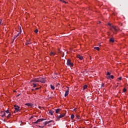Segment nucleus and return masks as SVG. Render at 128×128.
Here are the masks:
<instances>
[{"mask_svg":"<svg viewBox=\"0 0 128 128\" xmlns=\"http://www.w3.org/2000/svg\"><path fill=\"white\" fill-rule=\"evenodd\" d=\"M45 78H34L32 82H42V84H44L46 82V80H44Z\"/></svg>","mask_w":128,"mask_h":128,"instance_id":"obj_1","label":"nucleus"},{"mask_svg":"<svg viewBox=\"0 0 128 128\" xmlns=\"http://www.w3.org/2000/svg\"><path fill=\"white\" fill-rule=\"evenodd\" d=\"M67 66L72 68L74 66V63L72 62L70 59H68L67 60Z\"/></svg>","mask_w":128,"mask_h":128,"instance_id":"obj_2","label":"nucleus"},{"mask_svg":"<svg viewBox=\"0 0 128 128\" xmlns=\"http://www.w3.org/2000/svg\"><path fill=\"white\" fill-rule=\"evenodd\" d=\"M14 108L16 112H19V110H20V107L18 105H14Z\"/></svg>","mask_w":128,"mask_h":128,"instance_id":"obj_3","label":"nucleus"},{"mask_svg":"<svg viewBox=\"0 0 128 128\" xmlns=\"http://www.w3.org/2000/svg\"><path fill=\"white\" fill-rule=\"evenodd\" d=\"M42 120H46V119L44 118L38 119L36 122H34V124H40V122H42Z\"/></svg>","mask_w":128,"mask_h":128,"instance_id":"obj_4","label":"nucleus"},{"mask_svg":"<svg viewBox=\"0 0 128 128\" xmlns=\"http://www.w3.org/2000/svg\"><path fill=\"white\" fill-rule=\"evenodd\" d=\"M111 30H112V32H118V28H116V26H112V28H110Z\"/></svg>","mask_w":128,"mask_h":128,"instance_id":"obj_5","label":"nucleus"},{"mask_svg":"<svg viewBox=\"0 0 128 128\" xmlns=\"http://www.w3.org/2000/svg\"><path fill=\"white\" fill-rule=\"evenodd\" d=\"M64 116H66V114H61L58 116H57L56 118H64Z\"/></svg>","mask_w":128,"mask_h":128,"instance_id":"obj_6","label":"nucleus"},{"mask_svg":"<svg viewBox=\"0 0 128 128\" xmlns=\"http://www.w3.org/2000/svg\"><path fill=\"white\" fill-rule=\"evenodd\" d=\"M50 122H54V120H50V121H46L45 122H44V126H46V125L48 124H50Z\"/></svg>","mask_w":128,"mask_h":128,"instance_id":"obj_7","label":"nucleus"},{"mask_svg":"<svg viewBox=\"0 0 128 128\" xmlns=\"http://www.w3.org/2000/svg\"><path fill=\"white\" fill-rule=\"evenodd\" d=\"M50 122H54V120H50V121H46L45 122H44V126H46V125L48 124H50Z\"/></svg>","mask_w":128,"mask_h":128,"instance_id":"obj_8","label":"nucleus"},{"mask_svg":"<svg viewBox=\"0 0 128 128\" xmlns=\"http://www.w3.org/2000/svg\"><path fill=\"white\" fill-rule=\"evenodd\" d=\"M70 88H68V90L66 92L65 94H64V96H68V92H70Z\"/></svg>","mask_w":128,"mask_h":128,"instance_id":"obj_9","label":"nucleus"},{"mask_svg":"<svg viewBox=\"0 0 128 128\" xmlns=\"http://www.w3.org/2000/svg\"><path fill=\"white\" fill-rule=\"evenodd\" d=\"M77 58H79V60H84V57L80 55H78Z\"/></svg>","mask_w":128,"mask_h":128,"instance_id":"obj_10","label":"nucleus"},{"mask_svg":"<svg viewBox=\"0 0 128 128\" xmlns=\"http://www.w3.org/2000/svg\"><path fill=\"white\" fill-rule=\"evenodd\" d=\"M20 32L18 33L16 35H15L14 36V40H16V38H18V36H20Z\"/></svg>","mask_w":128,"mask_h":128,"instance_id":"obj_11","label":"nucleus"},{"mask_svg":"<svg viewBox=\"0 0 128 128\" xmlns=\"http://www.w3.org/2000/svg\"><path fill=\"white\" fill-rule=\"evenodd\" d=\"M2 114H3L2 115V118H4V116H6V112L2 111Z\"/></svg>","mask_w":128,"mask_h":128,"instance_id":"obj_12","label":"nucleus"},{"mask_svg":"<svg viewBox=\"0 0 128 128\" xmlns=\"http://www.w3.org/2000/svg\"><path fill=\"white\" fill-rule=\"evenodd\" d=\"M25 106H32V104L27 103L25 104Z\"/></svg>","mask_w":128,"mask_h":128,"instance_id":"obj_13","label":"nucleus"},{"mask_svg":"<svg viewBox=\"0 0 128 128\" xmlns=\"http://www.w3.org/2000/svg\"><path fill=\"white\" fill-rule=\"evenodd\" d=\"M110 42H114V38H110Z\"/></svg>","mask_w":128,"mask_h":128,"instance_id":"obj_14","label":"nucleus"},{"mask_svg":"<svg viewBox=\"0 0 128 128\" xmlns=\"http://www.w3.org/2000/svg\"><path fill=\"white\" fill-rule=\"evenodd\" d=\"M54 111L51 110L49 112V114H51V116H52L54 114Z\"/></svg>","mask_w":128,"mask_h":128,"instance_id":"obj_15","label":"nucleus"},{"mask_svg":"<svg viewBox=\"0 0 128 128\" xmlns=\"http://www.w3.org/2000/svg\"><path fill=\"white\" fill-rule=\"evenodd\" d=\"M25 44L26 46H28V44H30V40H27Z\"/></svg>","mask_w":128,"mask_h":128,"instance_id":"obj_16","label":"nucleus"},{"mask_svg":"<svg viewBox=\"0 0 128 128\" xmlns=\"http://www.w3.org/2000/svg\"><path fill=\"white\" fill-rule=\"evenodd\" d=\"M59 112H60V108H58L56 110V114H58Z\"/></svg>","mask_w":128,"mask_h":128,"instance_id":"obj_17","label":"nucleus"},{"mask_svg":"<svg viewBox=\"0 0 128 128\" xmlns=\"http://www.w3.org/2000/svg\"><path fill=\"white\" fill-rule=\"evenodd\" d=\"M10 116H12V114L10 113H9V114L7 116V117H6L8 120V118H10Z\"/></svg>","mask_w":128,"mask_h":128,"instance_id":"obj_18","label":"nucleus"},{"mask_svg":"<svg viewBox=\"0 0 128 128\" xmlns=\"http://www.w3.org/2000/svg\"><path fill=\"white\" fill-rule=\"evenodd\" d=\"M36 86H37L36 83V82L33 83V87L34 88H36Z\"/></svg>","mask_w":128,"mask_h":128,"instance_id":"obj_19","label":"nucleus"},{"mask_svg":"<svg viewBox=\"0 0 128 128\" xmlns=\"http://www.w3.org/2000/svg\"><path fill=\"white\" fill-rule=\"evenodd\" d=\"M54 54H56L55 52H51L50 54V56H54Z\"/></svg>","mask_w":128,"mask_h":128,"instance_id":"obj_20","label":"nucleus"},{"mask_svg":"<svg viewBox=\"0 0 128 128\" xmlns=\"http://www.w3.org/2000/svg\"><path fill=\"white\" fill-rule=\"evenodd\" d=\"M86 88H88V85L86 84L84 86L83 90H86Z\"/></svg>","mask_w":128,"mask_h":128,"instance_id":"obj_21","label":"nucleus"},{"mask_svg":"<svg viewBox=\"0 0 128 128\" xmlns=\"http://www.w3.org/2000/svg\"><path fill=\"white\" fill-rule=\"evenodd\" d=\"M71 120H73L74 118V115L73 114H72L71 115Z\"/></svg>","mask_w":128,"mask_h":128,"instance_id":"obj_22","label":"nucleus"},{"mask_svg":"<svg viewBox=\"0 0 128 128\" xmlns=\"http://www.w3.org/2000/svg\"><path fill=\"white\" fill-rule=\"evenodd\" d=\"M50 88H52V90H54V86L51 84L50 85Z\"/></svg>","mask_w":128,"mask_h":128,"instance_id":"obj_23","label":"nucleus"},{"mask_svg":"<svg viewBox=\"0 0 128 128\" xmlns=\"http://www.w3.org/2000/svg\"><path fill=\"white\" fill-rule=\"evenodd\" d=\"M94 50H100V48L98 47H94Z\"/></svg>","mask_w":128,"mask_h":128,"instance_id":"obj_24","label":"nucleus"},{"mask_svg":"<svg viewBox=\"0 0 128 128\" xmlns=\"http://www.w3.org/2000/svg\"><path fill=\"white\" fill-rule=\"evenodd\" d=\"M34 32H36V34H38V30L36 29V30H34Z\"/></svg>","mask_w":128,"mask_h":128,"instance_id":"obj_25","label":"nucleus"},{"mask_svg":"<svg viewBox=\"0 0 128 128\" xmlns=\"http://www.w3.org/2000/svg\"><path fill=\"white\" fill-rule=\"evenodd\" d=\"M108 26H110V28H112V26H114L112 25V24H110V23H109V24H108Z\"/></svg>","mask_w":128,"mask_h":128,"instance_id":"obj_26","label":"nucleus"},{"mask_svg":"<svg viewBox=\"0 0 128 128\" xmlns=\"http://www.w3.org/2000/svg\"><path fill=\"white\" fill-rule=\"evenodd\" d=\"M123 92H126V89L125 88L123 89Z\"/></svg>","mask_w":128,"mask_h":128,"instance_id":"obj_27","label":"nucleus"},{"mask_svg":"<svg viewBox=\"0 0 128 128\" xmlns=\"http://www.w3.org/2000/svg\"><path fill=\"white\" fill-rule=\"evenodd\" d=\"M5 112H6V114H10V110H6Z\"/></svg>","mask_w":128,"mask_h":128,"instance_id":"obj_28","label":"nucleus"},{"mask_svg":"<svg viewBox=\"0 0 128 128\" xmlns=\"http://www.w3.org/2000/svg\"><path fill=\"white\" fill-rule=\"evenodd\" d=\"M76 118H77L78 120H80V116L76 115Z\"/></svg>","mask_w":128,"mask_h":128,"instance_id":"obj_29","label":"nucleus"},{"mask_svg":"<svg viewBox=\"0 0 128 128\" xmlns=\"http://www.w3.org/2000/svg\"><path fill=\"white\" fill-rule=\"evenodd\" d=\"M114 76L113 75H112V76H110V78H114Z\"/></svg>","mask_w":128,"mask_h":128,"instance_id":"obj_30","label":"nucleus"},{"mask_svg":"<svg viewBox=\"0 0 128 128\" xmlns=\"http://www.w3.org/2000/svg\"><path fill=\"white\" fill-rule=\"evenodd\" d=\"M107 76H110V72H107Z\"/></svg>","mask_w":128,"mask_h":128,"instance_id":"obj_31","label":"nucleus"},{"mask_svg":"<svg viewBox=\"0 0 128 128\" xmlns=\"http://www.w3.org/2000/svg\"><path fill=\"white\" fill-rule=\"evenodd\" d=\"M118 80H122V77H119Z\"/></svg>","mask_w":128,"mask_h":128,"instance_id":"obj_32","label":"nucleus"},{"mask_svg":"<svg viewBox=\"0 0 128 128\" xmlns=\"http://www.w3.org/2000/svg\"><path fill=\"white\" fill-rule=\"evenodd\" d=\"M106 78H108V80H109V78H110V76H108L106 77Z\"/></svg>","mask_w":128,"mask_h":128,"instance_id":"obj_33","label":"nucleus"},{"mask_svg":"<svg viewBox=\"0 0 128 128\" xmlns=\"http://www.w3.org/2000/svg\"><path fill=\"white\" fill-rule=\"evenodd\" d=\"M104 84H102V88H104Z\"/></svg>","mask_w":128,"mask_h":128,"instance_id":"obj_34","label":"nucleus"},{"mask_svg":"<svg viewBox=\"0 0 128 128\" xmlns=\"http://www.w3.org/2000/svg\"><path fill=\"white\" fill-rule=\"evenodd\" d=\"M34 90H40V88H35Z\"/></svg>","mask_w":128,"mask_h":128,"instance_id":"obj_35","label":"nucleus"},{"mask_svg":"<svg viewBox=\"0 0 128 128\" xmlns=\"http://www.w3.org/2000/svg\"><path fill=\"white\" fill-rule=\"evenodd\" d=\"M34 118V116H32L30 118V120H32V118Z\"/></svg>","mask_w":128,"mask_h":128,"instance_id":"obj_36","label":"nucleus"},{"mask_svg":"<svg viewBox=\"0 0 128 128\" xmlns=\"http://www.w3.org/2000/svg\"><path fill=\"white\" fill-rule=\"evenodd\" d=\"M63 2H64L65 4H66V1H63Z\"/></svg>","mask_w":128,"mask_h":128,"instance_id":"obj_37","label":"nucleus"},{"mask_svg":"<svg viewBox=\"0 0 128 128\" xmlns=\"http://www.w3.org/2000/svg\"><path fill=\"white\" fill-rule=\"evenodd\" d=\"M32 90H34V89H32Z\"/></svg>","mask_w":128,"mask_h":128,"instance_id":"obj_38","label":"nucleus"},{"mask_svg":"<svg viewBox=\"0 0 128 128\" xmlns=\"http://www.w3.org/2000/svg\"><path fill=\"white\" fill-rule=\"evenodd\" d=\"M40 109L42 108V106H39L38 107Z\"/></svg>","mask_w":128,"mask_h":128,"instance_id":"obj_39","label":"nucleus"},{"mask_svg":"<svg viewBox=\"0 0 128 128\" xmlns=\"http://www.w3.org/2000/svg\"><path fill=\"white\" fill-rule=\"evenodd\" d=\"M60 2H64V0H60Z\"/></svg>","mask_w":128,"mask_h":128,"instance_id":"obj_40","label":"nucleus"},{"mask_svg":"<svg viewBox=\"0 0 128 128\" xmlns=\"http://www.w3.org/2000/svg\"><path fill=\"white\" fill-rule=\"evenodd\" d=\"M2 24V20L0 21V24Z\"/></svg>","mask_w":128,"mask_h":128,"instance_id":"obj_41","label":"nucleus"},{"mask_svg":"<svg viewBox=\"0 0 128 128\" xmlns=\"http://www.w3.org/2000/svg\"><path fill=\"white\" fill-rule=\"evenodd\" d=\"M76 110V108H74V110Z\"/></svg>","mask_w":128,"mask_h":128,"instance_id":"obj_42","label":"nucleus"},{"mask_svg":"<svg viewBox=\"0 0 128 128\" xmlns=\"http://www.w3.org/2000/svg\"><path fill=\"white\" fill-rule=\"evenodd\" d=\"M34 94H36V92L34 93Z\"/></svg>","mask_w":128,"mask_h":128,"instance_id":"obj_43","label":"nucleus"},{"mask_svg":"<svg viewBox=\"0 0 128 128\" xmlns=\"http://www.w3.org/2000/svg\"><path fill=\"white\" fill-rule=\"evenodd\" d=\"M99 24H100V22H99Z\"/></svg>","mask_w":128,"mask_h":128,"instance_id":"obj_44","label":"nucleus"},{"mask_svg":"<svg viewBox=\"0 0 128 128\" xmlns=\"http://www.w3.org/2000/svg\"><path fill=\"white\" fill-rule=\"evenodd\" d=\"M4 122H6V120H4Z\"/></svg>","mask_w":128,"mask_h":128,"instance_id":"obj_45","label":"nucleus"},{"mask_svg":"<svg viewBox=\"0 0 128 128\" xmlns=\"http://www.w3.org/2000/svg\"><path fill=\"white\" fill-rule=\"evenodd\" d=\"M14 112H16V111H14Z\"/></svg>","mask_w":128,"mask_h":128,"instance_id":"obj_46","label":"nucleus"}]
</instances>
